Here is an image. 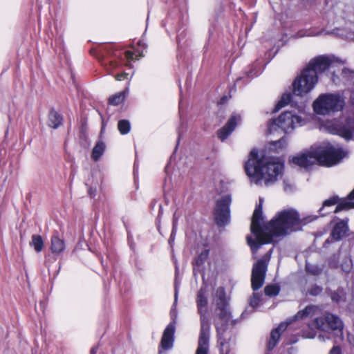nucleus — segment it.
Here are the masks:
<instances>
[{
	"label": "nucleus",
	"mask_w": 354,
	"mask_h": 354,
	"mask_svg": "<svg viewBox=\"0 0 354 354\" xmlns=\"http://www.w3.org/2000/svg\"><path fill=\"white\" fill-rule=\"evenodd\" d=\"M329 243H330V240H329V239H328L324 242V247H326V245H327L328 244H329Z\"/></svg>",
	"instance_id": "49530a36"
},
{
	"label": "nucleus",
	"mask_w": 354,
	"mask_h": 354,
	"mask_svg": "<svg viewBox=\"0 0 354 354\" xmlns=\"http://www.w3.org/2000/svg\"><path fill=\"white\" fill-rule=\"evenodd\" d=\"M315 218L311 216L300 218L299 213L295 209H288L278 212L268 223L261 226L263 212L260 203L254 211L250 226L251 232L254 235L255 239L248 236V244L252 252L255 253L263 244L273 242L276 237L300 230L303 225Z\"/></svg>",
	"instance_id": "f257e3e1"
},
{
	"label": "nucleus",
	"mask_w": 354,
	"mask_h": 354,
	"mask_svg": "<svg viewBox=\"0 0 354 354\" xmlns=\"http://www.w3.org/2000/svg\"><path fill=\"white\" fill-rule=\"evenodd\" d=\"M106 149L105 143L102 141L99 140L95 144V147H93L91 153V158L94 161H97L101 158V156L103 155L104 151Z\"/></svg>",
	"instance_id": "aec40b11"
},
{
	"label": "nucleus",
	"mask_w": 354,
	"mask_h": 354,
	"mask_svg": "<svg viewBox=\"0 0 354 354\" xmlns=\"http://www.w3.org/2000/svg\"><path fill=\"white\" fill-rule=\"evenodd\" d=\"M348 228L347 223L344 221H341L334 226L330 233L331 238L335 241L341 240L345 236Z\"/></svg>",
	"instance_id": "2eb2a0df"
},
{
	"label": "nucleus",
	"mask_w": 354,
	"mask_h": 354,
	"mask_svg": "<svg viewBox=\"0 0 354 354\" xmlns=\"http://www.w3.org/2000/svg\"><path fill=\"white\" fill-rule=\"evenodd\" d=\"M280 288L277 285H268L264 288L265 294L267 296L272 297L279 294Z\"/></svg>",
	"instance_id": "cd10ccee"
},
{
	"label": "nucleus",
	"mask_w": 354,
	"mask_h": 354,
	"mask_svg": "<svg viewBox=\"0 0 354 354\" xmlns=\"http://www.w3.org/2000/svg\"><path fill=\"white\" fill-rule=\"evenodd\" d=\"M348 198L350 200H354V188H353V190L348 196Z\"/></svg>",
	"instance_id": "a19ab883"
},
{
	"label": "nucleus",
	"mask_w": 354,
	"mask_h": 354,
	"mask_svg": "<svg viewBox=\"0 0 354 354\" xmlns=\"http://www.w3.org/2000/svg\"><path fill=\"white\" fill-rule=\"evenodd\" d=\"M254 75H257V73H255L254 74H252L251 76H254Z\"/></svg>",
	"instance_id": "8fccbe9b"
},
{
	"label": "nucleus",
	"mask_w": 354,
	"mask_h": 354,
	"mask_svg": "<svg viewBox=\"0 0 354 354\" xmlns=\"http://www.w3.org/2000/svg\"><path fill=\"white\" fill-rule=\"evenodd\" d=\"M171 317L172 322H170L165 329L160 342V346L165 350L170 349L174 344V333L176 330V317L175 310L173 308L171 310Z\"/></svg>",
	"instance_id": "9b49d317"
},
{
	"label": "nucleus",
	"mask_w": 354,
	"mask_h": 354,
	"mask_svg": "<svg viewBox=\"0 0 354 354\" xmlns=\"http://www.w3.org/2000/svg\"><path fill=\"white\" fill-rule=\"evenodd\" d=\"M322 292V288L317 285L313 286L308 290L309 294L312 296L319 295Z\"/></svg>",
	"instance_id": "473e14b6"
},
{
	"label": "nucleus",
	"mask_w": 354,
	"mask_h": 354,
	"mask_svg": "<svg viewBox=\"0 0 354 354\" xmlns=\"http://www.w3.org/2000/svg\"><path fill=\"white\" fill-rule=\"evenodd\" d=\"M177 298H178V290L177 288H175V295H174V306H175L176 302H177Z\"/></svg>",
	"instance_id": "ea45409f"
},
{
	"label": "nucleus",
	"mask_w": 354,
	"mask_h": 354,
	"mask_svg": "<svg viewBox=\"0 0 354 354\" xmlns=\"http://www.w3.org/2000/svg\"><path fill=\"white\" fill-rule=\"evenodd\" d=\"M224 100H225V97L221 98V102H222L223 101H224Z\"/></svg>",
	"instance_id": "3c124183"
},
{
	"label": "nucleus",
	"mask_w": 354,
	"mask_h": 354,
	"mask_svg": "<svg viewBox=\"0 0 354 354\" xmlns=\"http://www.w3.org/2000/svg\"><path fill=\"white\" fill-rule=\"evenodd\" d=\"M128 76H129V74L124 72V73L115 75V79L118 81H121V80L127 79Z\"/></svg>",
	"instance_id": "f704fd0d"
},
{
	"label": "nucleus",
	"mask_w": 354,
	"mask_h": 354,
	"mask_svg": "<svg viewBox=\"0 0 354 354\" xmlns=\"http://www.w3.org/2000/svg\"><path fill=\"white\" fill-rule=\"evenodd\" d=\"M292 95L290 93H284L282 95L280 100L276 104V106L274 109V112L279 111L281 109L287 105L291 100Z\"/></svg>",
	"instance_id": "b1692460"
},
{
	"label": "nucleus",
	"mask_w": 354,
	"mask_h": 354,
	"mask_svg": "<svg viewBox=\"0 0 354 354\" xmlns=\"http://www.w3.org/2000/svg\"><path fill=\"white\" fill-rule=\"evenodd\" d=\"M118 128L120 133L124 135L129 132L131 125L128 120H122L118 122Z\"/></svg>",
	"instance_id": "a878e982"
},
{
	"label": "nucleus",
	"mask_w": 354,
	"mask_h": 354,
	"mask_svg": "<svg viewBox=\"0 0 354 354\" xmlns=\"http://www.w3.org/2000/svg\"><path fill=\"white\" fill-rule=\"evenodd\" d=\"M283 163L279 158H258V151L253 149L245 164V170L251 182L257 185L269 186L282 174Z\"/></svg>",
	"instance_id": "f03ea898"
},
{
	"label": "nucleus",
	"mask_w": 354,
	"mask_h": 354,
	"mask_svg": "<svg viewBox=\"0 0 354 354\" xmlns=\"http://www.w3.org/2000/svg\"><path fill=\"white\" fill-rule=\"evenodd\" d=\"M97 348L96 347L93 348L91 349V354H96V353H97Z\"/></svg>",
	"instance_id": "c03bdc74"
},
{
	"label": "nucleus",
	"mask_w": 354,
	"mask_h": 354,
	"mask_svg": "<svg viewBox=\"0 0 354 354\" xmlns=\"http://www.w3.org/2000/svg\"><path fill=\"white\" fill-rule=\"evenodd\" d=\"M50 250L54 254H60L65 248V242L62 239L57 232L54 234L50 240Z\"/></svg>",
	"instance_id": "f3484780"
},
{
	"label": "nucleus",
	"mask_w": 354,
	"mask_h": 354,
	"mask_svg": "<svg viewBox=\"0 0 354 354\" xmlns=\"http://www.w3.org/2000/svg\"><path fill=\"white\" fill-rule=\"evenodd\" d=\"M319 310L318 306L315 305H308L304 310H299L294 316V320L304 319L308 317H311L317 315Z\"/></svg>",
	"instance_id": "dca6fc26"
},
{
	"label": "nucleus",
	"mask_w": 354,
	"mask_h": 354,
	"mask_svg": "<svg viewBox=\"0 0 354 354\" xmlns=\"http://www.w3.org/2000/svg\"><path fill=\"white\" fill-rule=\"evenodd\" d=\"M351 103L354 108V92L351 95ZM354 129V118H348L346 120V124L339 127V132L346 139L351 138L353 130Z\"/></svg>",
	"instance_id": "4468645a"
},
{
	"label": "nucleus",
	"mask_w": 354,
	"mask_h": 354,
	"mask_svg": "<svg viewBox=\"0 0 354 354\" xmlns=\"http://www.w3.org/2000/svg\"><path fill=\"white\" fill-rule=\"evenodd\" d=\"M308 325L310 329H319L321 330H325L327 328L326 317H316L312 322L309 323Z\"/></svg>",
	"instance_id": "412c9836"
},
{
	"label": "nucleus",
	"mask_w": 354,
	"mask_h": 354,
	"mask_svg": "<svg viewBox=\"0 0 354 354\" xmlns=\"http://www.w3.org/2000/svg\"><path fill=\"white\" fill-rule=\"evenodd\" d=\"M352 207H354V203L347 200H344L337 204V207H335V212L337 213L342 210L348 209Z\"/></svg>",
	"instance_id": "bb28decb"
},
{
	"label": "nucleus",
	"mask_w": 354,
	"mask_h": 354,
	"mask_svg": "<svg viewBox=\"0 0 354 354\" xmlns=\"http://www.w3.org/2000/svg\"><path fill=\"white\" fill-rule=\"evenodd\" d=\"M213 301L216 304V315L214 319V324L217 332L220 354H229L230 345L223 337V334L231 318V315L227 309L228 304L225 297V291L223 287H218L216 289L213 297Z\"/></svg>",
	"instance_id": "39448f33"
},
{
	"label": "nucleus",
	"mask_w": 354,
	"mask_h": 354,
	"mask_svg": "<svg viewBox=\"0 0 354 354\" xmlns=\"http://www.w3.org/2000/svg\"><path fill=\"white\" fill-rule=\"evenodd\" d=\"M329 354H341V349L339 346H333Z\"/></svg>",
	"instance_id": "c9c22d12"
},
{
	"label": "nucleus",
	"mask_w": 354,
	"mask_h": 354,
	"mask_svg": "<svg viewBox=\"0 0 354 354\" xmlns=\"http://www.w3.org/2000/svg\"><path fill=\"white\" fill-rule=\"evenodd\" d=\"M241 118L240 115H232L226 124L218 131V138L222 141L225 140L235 129L236 125L241 122Z\"/></svg>",
	"instance_id": "f8f14e48"
},
{
	"label": "nucleus",
	"mask_w": 354,
	"mask_h": 354,
	"mask_svg": "<svg viewBox=\"0 0 354 354\" xmlns=\"http://www.w3.org/2000/svg\"><path fill=\"white\" fill-rule=\"evenodd\" d=\"M330 64V59L326 56H319L312 59L294 81V94L301 96L311 91L318 82L319 75L328 69Z\"/></svg>",
	"instance_id": "20e7f679"
},
{
	"label": "nucleus",
	"mask_w": 354,
	"mask_h": 354,
	"mask_svg": "<svg viewBox=\"0 0 354 354\" xmlns=\"http://www.w3.org/2000/svg\"><path fill=\"white\" fill-rule=\"evenodd\" d=\"M275 145L276 147L277 146H280V147H283V146H286V139L285 138H281L277 141H276L275 142Z\"/></svg>",
	"instance_id": "e433bc0d"
},
{
	"label": "nucleus",
	"mask_w": 354,
	"mask_h": 354,
	"mask_svg": "<svg viewBox=\"0 0 354 354\" xmlns=\"http://www.w3.org/2000/svg\"><path fill=\"white\" fill-rule=\"evenodd\" d=\"M88 192H89V194L92 196L93 191L91 189H89Z\"/></svg>",
	"instance_id": "de8ad7c7"
},
{
	"label": "nucleus",
	"mask_w": 354,
	"mask_h": 354,
	"mask_svg": "<svg viewBox=\"0 0 354 354\" xmlns=\"http://www.w3.org/2000/svg\"><path fill=\"white\" fill-rule=\"evenodd\" d=\"M127 93L128 88L111 96L109 99V103L113 106H117L121 104L124 100Z\"/></svg>",
	"instance_id": "4be33fe9"
},
{
	"label": "nucleus",
	"mask_w": 354,
	"mask_h": 354,
	"mask_svg": "<svg viewBox=\"0 0 354 354\" xmlns=\"http://www.w3.org/2000/svg\"><path fill=\"white\" fill-rule=\"evenodd\" d=\"M118 66V63L115 61H109L108 64H105V68L109 74Z\"/></svg>",
	"instance_id": "72a5a7b5"
},
{
	"label": "nucleus",
	"mask_w": 354,
	"mask_h": 354,
	"mask_svg": "<svg viewBox=\"0 0 354 354\" xmlns=\"http://www.w3.org/2000/svg\"><path fill=\"white\" fill-rule=\"evenodd\" d=\"M268 263L259 259L254 265L252 270L251 285L254 291L259 290L264 283Z\"/></svg>",
	"instance_id": "9d476101"
},
{
	"label": "nucleus",
	"mask_w": 354,
	"mask_h": 354,
	"mask_svg": "<svg viewBox=\"0 0 354 354\" xmlns=\"http://www.w3.org/2000/svg\"><path fill=\"white\" fill-rule=\"evenodd\" d=\"M198 313L200 315V333L196 354H208L210 338V323L207 316V299L205 290L201 288L196 299Z\"/></svg>",
	"instance_id": "423d86ee"
},
{
	"label": "nucleus",
	"mask_w": 354,
	"mask_h": 354,
	"mask_svg": "<svg viewBox=\"0 0 354 354\" xmlns=\"http://www.w3.org/2000/svg\"><path fill=\"white\" fill-rule=\"evenodd\" d=\"M341 266L345 272H349L353 267L351 259L348 257H346Z\"/></svg>",
	"instance_id": "c756f323"
},
{
	"label": "nucleus",
	"mask_w": 354,
	"mask_h": 354,
	"mask_svg": "<svg viewBox=\"0 0 354 354\" xmlns=\"http://www.w3.org/2000/svg\"><path fill=\"white\" fill-rule=\"evenodd\" d=\"M172 235H173V233L171 235V237H170V239H169V243H171V241H173Z\"/></svg>",
	"instance_id": "09e8293b"
},
{
	"label": "nucleus",
	"mask_w": 354,
	"mask_h": 354,
	"mask_svg": "<svg viewBox=\"0 0 354 354\" xmlns=\"http://www.w3.org/2000/svg\"><path fill=\"white\" fill-rule=\"evenodd\" d=\"M284 184H285L284 189H285L286 191L291 190L290 187V186H288V185H287L286 184V183H285V182H284Z\"/></svg>",
	"instance_id": "a18cd8bd"
},
{
	"label": "nucleus",
	"mask_w": 354,
	"mask_h": 354,
	"mask_svg": "<svg viewBox=\"0 0 354 354\" xmlns=\"http://www.w3.org/2000/svg\"><path fill=\"white\" fill-rule=\"evenodd\" d=\"M321 34L320 32H317V33H312V32H310L308 34H307L306 35L307 36H317V35H319Z\"/></svg>",
	"instance_id": "37998d69"
},
{
	"label": "nucleus",
	"mask_w": 354,
	"mask_h": 354,
	"mask_svg": "<svg viewBox=\"0 0 354 354\" xmlns=\"http://www.w3.org/2000/svg\"><path fill=\"white\" fill-rule=\"evenodd\" d=\"M344 104V100L340 95L324 93L314 101L313 109L317 114L325 115L341 111Z\"/></svg>",
	"instance_id": "0eeeda50"
},
{
	"label": "nucleus",
	"mask_w": 354,
	"mask_h": 354,
	"mask_svg": "<svg viewBox=\"0 0 354 354\" xmlns=\"http://www.w3.org/2000/svg\"><path fill=\"white\" fill-rule=\"evenodd\" d=\"M342 74L344 77H347L348 75H351L353 74V73L351 71H350L349 70L344 68L342 70Z\"/></svg>",
	"instance_id": "58836bf2"
},
{
	"label": "nucleus",
	"mask_w": 354,
	"mask_h": 354,
	"mask_svg": "<svg viewBox=\"0 0 354 354\" xmlns=\"http://www.w3.org/2000/svg\"><path fill=\"white\" fill-rule=\"evenodd\" d=\"M330 298L337 303L344 301L346 299V293L343 288H338L336 291L331 292Z\"/></svg>",
	"instance_id": "393cba45"
},
{
	"label": "nucleus",
	"mask_w": 354,
	"mask_h": 354,
	"mask_svg": "<svg viewBox=\"0 0 354 354\" xmlns=\"http://www.w3.org/2000/svg\"><path fill=\"white\" fill-rule=\"evenodd\" d=\"M105 50L107 52V53L109 54H111V53H113V50L112 49V48L111 47H106L105 48Z\"/></svg>",
	"instance_id": "79ce46f5"
},
{
	"label": "nucleus",
	"mask_w": 354,
	"mask_h": 354,
	"mask_svg": "<svg viewBox=\"0 0 354 354\" xmlns=\"http://www.w3.org/2000/svg\"><path fill=\"white\" fill-rule=\"evenodd\" d=\"M125 57L128 61H131L133 59V53L131 51L127 50L125 52Z\"/></svg>",
	"instance_id": "4c0bfd02"
},
{
	"label": "nucleus",
	"mask_w": 354,
	"mask_h": 354,
	"mask_svg": "<svg viewBox=\"0 0 354 354\" xmlns=\"http://www.w3.org/2000/svg\"><path fill=\"white\" fill-rule=\"evenodd\" d=\"M326 322L327 328L332 330H342L343 328V323L339 317L331 314L327 313L326 315Z\"/></svg>",
	"instance_id": "a211bd4d"
},
{
	"label": "nucleus",
	"mask_w": 354,
	"mask_h": 354,
	"mask_svg": "<svg viewBox=\"0 0 354 354\" xmlns=\"http://www.w3.org/2000/svg\"><path fill=\"white\" fill-rule=\"evenodd\" d=\"M232 203V196L230 194L223 195L216 201V205L214 209V215L216 223L219 226H225L230 221V205Z\"/></svg>",
	"instance_id": "6e6552de"
},
{
	"label": "nucleus",
	"mask_w": 354,
	"mask_h": 354,
	"mask_svg": "<svg viewBox=\"0 0 354 354\" xmlns=\"http://www.w3.org/2000/svg\"><path fill=\"white\" fill-rule=\"evenodd\" d=\"M337 202H338L337 196H333V197L326 200L324 202L322 207L319 209V212H320L322 216H325L326 214V213H322V211L324 210V209L326 207L334 205L337 204Z\"/></svg>",
	"instance_id": "c85d7f7f"
},
{
	"label": "nucleus",
	"mask_w": 354,
	"mask_h": 354,
	"mask_svg": "<svg viewBox=\"0 0 354 354\" xmlns=\"http://www.w3.org/2000/svg\"><path fill=\"white\" fill-rule=\"evenodd\" d=\"M30 245L34 248L36 252H39L44 248V241L40 235L33 234Z\"/></svg>",
	"instance_id": "5701e85b"
},
{
	"label": "nucleus",
	"mask_w": 354,
	"mask_h": 354,
	"mask_svg": "<svg viewBox=\"0 0 354 354\" xmlns=\"http://www.w3.org/2000/svg\"><path fill=\"white\" fill-rule=\"evenodd\" d=\"M291 322L292 321L286 323H281L277 328L271 332L270 339L268 342L269 350L274 348L279 339L281 333L287 328L288 324H290Z\"/></svg>",
	"instance_id": "ddd939ff"
},
{
	"label": "nucleus",
	"mask_w": 354,
	"mask_h": 354,
	"mask_svg": "<svg viewBox=\"0 0 354 354\" xmlns=\"http://www.w3.org/2000/svg\"><path fill=\"white\" fill-rule=\"evenodd\" d=\"M346 154L339 146L330 143H324L317 147H311L310 151L293 157L292 162L305 169L319 163L322 165L332 166L338 163Z\"/></svg>",
	"instance_id": "7ed1b4c3"
},
{
	"label": "nucleus",
	"mask_w": 354,
	"mask_h": 354,
	"mask_svg": "<svg viewBox=\"0 0 354 354\" xmlns=\"http://www.w3.org/2000/svg\"><path fill=\"white\" fill-rule=\"evenodd\" d=\"M62 115L55 109H51L48 114V126L55 129L62 124Z\"/></svg>",
	"instance_id": "6ab92c4d"
},
{
	"label": "nucleus",
	"mask_w": 354,
	"mask_h": 354,
	"mask_svg": "<svg viewBox=\"0 0 354 354\" xmlns=\"http://www.w3.org/2000/svg\"><path fill=\"white\" fill-rule=\"evenodd\" d=\"M304 120L301 116L293 113L292 111H285L279 117L274 120L270 129L276 125L286 133H290L295 128L304 124Z\"/></svg>",
	"instance_id": "1a4fd4ad"
},
{
	"label": "nucleus",
	"mask_w": 354,
	"mask_h": 354,
	"mask_svg": "<svg viewBox=\"0 0 354 354\" xmlns=\"http://www.w3.org/2000/svg\"><path fill=\"white\" fill-rule=\"evenodd\" d=\"M209 255V250H203L197 257L196 262L198 265L203 264L205 261L207 259Z\"/></svg>",
	"instance_id": "7c9ffc66"
},
{
	"label": "nucleus",
	"mask_w": 354,
	"mask_h": 354,
	"mask_svg": "<svg viewBox=\"0 0 354 354\" xmlns=\"http://www.w3.org/2000/svg\"><path fill=\"white\" fill-rule=\"evenodd\" d=\"M260 302V295L258 293H254L250 299V305L252 308L257 307Z\"/></svg>",
	"instance_id": "2f4dec72"
}]
</instances>
